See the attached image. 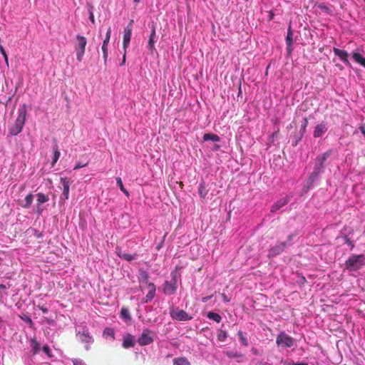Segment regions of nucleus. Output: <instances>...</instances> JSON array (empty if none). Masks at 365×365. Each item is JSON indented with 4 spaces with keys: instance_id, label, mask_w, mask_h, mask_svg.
Returning a JSON list of instances; mask_svg holds the SVG:
<instances>
[{
    "instance_id": "1",
    "label": "nucleus",
    "mask_w": 365,
    "mask_h": 365,
    "mask_svg": "<svg viewBox=\"0 0 365 365\" xmlns=\"http://www.w3.org/2000/svg\"><path fill=\"white\" fill-rule=\"evenodd\" d=\"M26 105L23 104L18 109V116L14 125L9 128V133L11 135H16L22 131L26 122Z\"/></svg>"
},
{
    "instance_id": "2",
    "label": "nucleus",
    "mask_w": 365,
    "mask_h": 365,
    "mask_svg": "<svg viewBox=\"0 0 365 365\" xmlns=\"http://www.w3.org/2000/svg\"><path fill=\"white\" fill-rule=\"evenodd\" d=\"M332 154V150L329 149L324 153L318 155L315 159V165L314 170L310 175V179L314 180L318 175L322 173L324 169V163L327 159Z\"/></svg>"
},
{
    "instance_id": "3",
    "label": "nucleus",
    "mask_w": 365,
    "mask_h": 365,
    "mask_svg": "<svg viewBox=\"0 0 365 365\" xmlns=\"http://www.w3.org/2000/svg\"><path fill=\"white\" fill-rule=\"evenodd\" d=\"M345 267L349 271H356L365 265L364 255H351L345 262Z\"/></svg>"
},
{
    "instance_id": "4",
    "label": "nucleus",
    "mask_w": 365,
    "mask_h": 365,
    "mask_svg": "<svg viewBox=\"0 0 365 365\" xmlns=\"http://www.w3.org/2000/svg\"><path fill=\"white\" fill-rule=\"evenodd\" d=\"M276 344L278 346L282 348H290L294 344V339L287 334L284 331H281L276 338Z\"/></svg>"
},
{
    "instance_id": "5",
    "label": "nucleus",
    "mask_w": 365,
    "mask_h": 365,
    "mask_svg": "<svg viewBox=\"0 0 365 365\" xmlns=\"http://www.w3.org/2000/svg\"><path fill=\"white\" fill-rule=\"evenodd\" d=\"M170 315L173 319L178 321H190L192 319L185 311L180 309L179 307H171Z\"/></svg>"
},
{
    "instance_id": "6",
    "label": "nucleus",
    "mask_w": 365,
    "mask_h": 365,
    "mask_svg": "<svg viewBox=\"0 0 365 365\" xmlns=\"http://www.w3.org/2000/svg\"><path fill=\"white\" fill-rule=\"evenodd\" d=\"M76 39L78 41V46L76 47V58L81 62L83 59V56L85 53L86 46L87 44V40L86 37L77 35Z\"/></svg>"
},
{
    "instance_id": "7",
    "label": "nucleus",
    "mask_w": 365,
    "mask_h": 365,
    "mask_svg": "<svg viewBox=\"0 0 365 365\" xmlns=\"http://www.w3.org/2000/svg\"><path fill=\"white\" fill-rule=\"evenodd\" d=\"M153 331L149 329H144L142 334L138 339V343L140 346H146L153 342Z\"/></svg>"
},
{
    "instance_id": "8",
    "label": "nucleus",
    "mask_w": 365,
    "mask_h": 365,
    "mask_svg": "<svg viewBox=\"0 0 365 365\" xmlns=\"http://www.w3.org/2000/svg\"><path fill=\"white\" fill-rule=\"evenodd\" d=\"M133 20H130L129 24L124 29L123 42V47L124 51H126V49L128 48L129 44H130L131 35H132V31H133Z\"/></svg>"
},
{
    "instance_id": "9",
    "label": "nucleus",
    "mask_w": 365,
    "mask_h": 365,
    "mask_svg": "<svg viewBox=\"0 0 365 365\" xmlns=\"http://www.w3.org/2000/svg\"><path fill=\"white\" fill-rule=\"evenodd\" d=\"M149 26L150 27L151 32H150L149 39H148V48L150 51L151 53H153V51H155V39L157 38L156 28H155V24L154 23H152Z\"/></svg>"
},
{
    "instance_id": "10",
    "label": "nucleus",
    "mask_w": 365,
    "mask_h": 365,
    "mask_svg": "<svg viewBox=\"0 0 365 365\" xmlns=\"http://www.w3.org/2000/svg\"><path fill=\"white\" fill-rule=\"evenodd\" d=\"M287 247V242H280L269 250L268 257H273L280 255Z\"/></svg>"
},
{
    "instance_id": "11",
    "label": "nucleus",
    "mask_w": 365,
    "mask_h": 365,
    "mask_svg": "<svg viewBox=\"0 0 365 365\" xmlns=\"http://www.w3.org/2000/svg\"><path fill=\"white\" fill-rule=\"evenodd\" d=\"M177 289L176 280L173 279V282L165 281L163 284V292L167 295H172L175 293Z\"/></svg>"
},
{
    "instance_id": "12",
    "label": "nucleus",
    "mask_w": 365,
    "mask_h": 365,
    "mask_svg": "<svg viewBox=\"0 0 365 365\" xmlns=\"http://www.w3.org/2000/svg\"><path fill=\"white\" fill-rule=\"evenodd\" d=\"M291 197L286 196L284 197H282L279 200H278L276 202H274L272 207L270 211L272 212H274L277 210H279L281 207L286 205L289 201H290Z\"/></svg>"
},
{
    "instance_id": "13",
    "label": "nucleus",
    "mask_w": 365,
    "mask_h": 365,
    "mask_svg": "<svg viewBox=\"0 0 365 365\" xmlns=\"http://www.w3.org/2000/svg\"><path fill=\"white\" fill-rule=\"evenodd\" d=\"M333 51H334V54L336 56H338L344 63H346L348 66L350 65V62L348 59L349 55L346 51L334 47L333 48Z\"/></svg>"
},
{
    "instance_id": "14",
    "label": "nucleus",
    "mask_w": 365,
    "mask_h": 365,
    "mask_svg": "<svg viewBox=\"0 0 365 365\" xmlns=\"http://www.w3.org/2000/svg\"><path fill=\"white\" fill-rule=\"evenodd\" d=\"M36 197L37 206L36 212L40 215L42 212V209L40 207V205L48 202L49 200V197L47 195L41 192L36 195Z\"/></svg>"
},
{
    "instance_id": "15",
    "label": "nucleus",
    "mask_w": 365,
    "mask_h": 365,
    "mask_svg": "<svg viewBox=\"0 0 365 365\" xmlns=\"http://www.w3.org/2000/svg\"><path fill=\"white\" fill-rule=\"evenodd\" d=\"M327 130V124L324 122H322L316 125L314 130V137L319 138L323 135Z\"/></svg>"
},
{
    "instance_id": "16",
    "label": "nucleus",
    "mask_w": 365,
    "mask_h": 365,
    "mask_svg": "<svg viewBox=\"0 0 365 365\" xmlns=\"http://www.w3.org/2000/svg\"><path fill=\"white\" fill-rule=\"evenodd\" d=\"M209 188L207 185L204 180L201 181L198 187V193L202 201L206 200Z\"/></svg>"
},
{
    "instance_id": "17",
    "label": "nucleus",
    "mask_w": 365,
    "mask_h": 365,
    "mask_svg": "<svg viewBox=\"0 0 365 365\" xmlns=\"http://www.w3.org/2000/svg\"><path fill=\"white\" fill-rule=\"evenodd\" d=\"M148 292L146 294L145 298L144 299L145 303H148V302H150L154 298V297L155 295L156 289H155V286L153 283H152V282L148 283Z\"/></svg>"
},
{
    "instance_id": "18",
    "label": "nucleus",
    "mask_w": 365,
    "mask_h": 365,
    "mask_svg": "<svg viewBox=\"0 0 365 365\" xmlns=\"http://www.w3.org/2000/svg\"><path fill=\"white\" fill-rule=\"evenodd\" d=\"M115 252L119 257H120L126 261H128V262H130V261L135 259L137 257V254L131 255V254L125 253V252H123L120 248H118V247L116 248Z\"/></svg>"
},
{
    "instance_id": "19",
    "label": "nucleus",
    "mask_w": 365,
    "mask_h": 365,
    "mask_svg": "<svg viewBox=\"0 0 365 365\" xmlns=\"http://www.w3.org/2000/svg\"><path fill=\"white\" fill-rule=\"evenodd\" d=\"M122 346L124 349L133 347L135 346L134 336L130 334L125 335L123 337Z\"/></svg>"
},
{
    "instance_id": "20",
    "label": "nucleus",
    "mask_w": 365,
    "mask_h": 365,
    "mask_svg": "<svg viewBox=\"0 0 365 365\" xmlns=\"http://www.w3.org/2000/svg\"><path fill=\"white\" fill-rule=\"evenodd\" d=\"M61 182L63 185V195L65 199H68L70 182L67 178H61Z\"/></svg>"
},
{
    "instance_id": "21",
    "label": "nucleus",
    "mask_w": 365,
    "mask_h": 365,
    "mask_svg": "<svg viewBox=\"0 0 365 365\" xmlns=\"http://www.w3.org/2000/svg\"><path fill=\"white\" fill-rule=\"evenodd\" d=\"M78 335L79 336V339L83 343L89 344V343H91L93 341L92 336L90 335V334L87 331H83L82 332H78Z\"/></svg>"
},
{
    "instance_id": "22",
    "label": "nucleus",
    "mask_w": 365,
    "mask_h": 365,
    "mask_svg": "<svg viewBox=\"0 0 365 365\" xmlns=\"http://www.w3.org/2000/svg\"><path fill=\"white\" fill-rule=\"evenodd\" d=\"M352 58L357 63L365 68V58H364L359 53L354 52L352 53Z\"/></svg>"
},
{
    "instance_id": "23",
    "label": "nucleus",
    "mask_w": 365,
    "mask_h": 365,
    "mask_svg": "<svg viewBox=\"0 0 365 365\" xmlns=\"http://www.w3.org/2000/svg\"><path fill=\"white\" fill-rule=\"evenodd\" d=\"M203 140L205 141L212 140L213 142H218L220 141V137L213 133H205L203 135Z\"/></svg>"
},
{
    "instance_id": "24",
    "label": "nucleus",
    "mask_w": 365,
    "mask_h": 365,
    "mask_svg": "<svg viewBox=\"0 0 365 365\" xmlns=\"http://www.w3.org/2000/svg\"><path fill=\"white\" fill-rule=\"evenodd\" d=\"M173 365H191L185 357H179L173 359Z\"/></svg>"
},
{
    "instance_id": "25",
    "label": "nucleus",
    "mask_w": 365,
    "mask_h": 365,
    "mask_svg": "<svg viewBox=\"0 0 365 365\" xmlns=\"http://www.w3.org/2000/svg\"><path fill=\"white\" fill-rule=\"evenodd\" d=\"M207 317L208 319H212L217 323H220L222 320V317L220 314L212 312H209L207 314Z\"/></svg>"
},
{
    "instance_id": "26",
    "label": "nucleus",
    "mask_w": 365,
    "mask_h": 365,
    "mask_svg": "<svg viewBox=\"0 0 365 365\" xmlns=\"http://www.w3.org/2000/svg\"><path fill=\"white\" fill-rule=\"evenodd\" d=\"M33 199H34L33 195L29 194L28 195L26 196V197L24 199V204H22L21 206L26 209L29 208L31 206V205L32 204Z\"/></svg>"
},
{
    "instance_id": "27",
    "label": "nucleus",
    "mask_w": 365,
    "mask_h": 365,
    "mask_svg": "<svg viewBox=\"0 0 365 365\" xmlns=\"http://www.w3.org/2000/svg\"><path fill=\"white\" fill-rule=\"evenodd\" d=\"M120 317H121V318H123L125 320H130L131 317H130V314L128 309H127L125 307H123L120 310Z\"/></svg>"
},
{
    "instance_id": "28",
    "label": "nucleus",
    "mask_w": 365,
    "mask_h": 365,
    "mask_svg": "<svg viewBox=\"0 0 365 365\" xmlns=\"http://www.w3.org/2000/svg\"><path fill=\"white\" fill-rule=\"evenodd\" d=\"M31 346L32 347L34 354H36L39 351L40 344L35 339H32L31 340Z\"/></svg>"
},
{
    "instance_id": "29",
    "label": "nucleus",
    "mask_w": 365,
    "mask_h": 365,
    "mask_svg": "<svg viewBox=\"0 0 365 365\" xmlns=\"http://www.w3.org/2000/svg\"><path fill=\"white\" fill-rule=\"evenodd\" d=\"M224 353L225 354V355L227 357H229L230 359H235V358L243 356V354L238 353L237 351H225Z\"/></svg>"
},
{
    "instance_id": "30",
    "label": "nucleus",
    "mask_w": 365,
    "mask_h": 365,
    "mask_svg": "<svg viewBox=\"0 0 365 365\" xmlns=\"http://www.w3.org/2000/svg\"><path fill=\"white\" fill-rule=\"evenodd\" d=\"M60 152H59V150H58V147L57 145H56L54 147H53V162H52V165L53 166L58 161L59 157H60Z\"/></svg>"
},
{
    "instance_id": "31",
    "label": "nucleus",
    "mask_w": 365,
    "mask_h": 365,
    "mask_svg": "<svg viewBox=\"0 0 365 365\" xmlns=\"http://www.w3.org/2000/svg\"><path fill=\"white\" fill-rule=\"evenodd\" d=\"M237 335H238V337H239V339H240L241 344L244 346H248V341H247V337L243 334V332L241 331H239L238 333H237Z\"/></svg>"
},
{
    "instance_id": "32",
    "label": "nucleus",
    "mask_w": 365,
    "mask_h": 365,
    "mask_svg": "<svg viewBox=\"0 0 365 365\" xmlns=\"http://www.w3.org/2000/svg\"><path fill=\"white\" fill-rule=\"evenodd\" d=\"M293 33L291 30V26H289L287 32V36L286 38V43L288 47H290L293 43L292 40Z\"/></svg>"
},
{
    "instance_id": "33",
    "label": "nucleus",
    "mask_w": 365,
    "mask_h": 365,
    "mask_svg": "<svg viewBox=\"0 0 365 365\" xmlns=\"http://www.w3.org/2000/svg\"><path fill=\"white\" fill-rule=\"evenodd\" d=\"M116 183L118 185L120 190L125 194L127 196L129 195L128 191L124 187V185L123 184L122 180L120 178H116Z\"/></svg>"
},
{
    "instance_id": "34",
    "label": "nucleus",
    "mask_w": 365,
    "mask_h": 365,
    "mask_svg": "<svg viewBox=\"0 0 365 365\" xmlns=\"http://www.w3.org/2000/svg\"><path fill=\"white\" fill-rule=\"evenodd\" d=\"M227 338V331H224L222 329H220L218 331L217 339L220 341H225Z\"/></svg>"
},
{
    "instance_id": "35",
    "label": "nucleus",
    "mask_w": 365,
    "mask_h": 365,
    "mask_svg": "<svg viewBox=\"0 0 365 365\" xmlns=\"http://www.w3.org/2000/svg\"><path fill=\"white\" fill-rule=\"evenodd\" d=\"M307 125H308V120H307V118H304L302 121L301 128L299 130V133L301 134L304 135V133H306V129H307Z\"/></svg>"
},
{
    "instance_id": "36",
    "label": "nucleus",
    "mask_w": 365,
    "mask_h": 365,
    "mask_svg": "<svg viewBox=\"0 0 365 365\" xmlns=\"http://www.w3.org/2000/svg\"><path fill=\"white\" fill-rule=\"evenodd\" d=\"M103 336H109L113 339L115 338V333L113 329L107 327L103 331Z\"/></svg>"
},
{
    "instance_id": "37",
    "label": "nucleus",
    "mask_w": 365,
    "mask_h": 365,
    "mask_svg": "<svg viewBox=\"0 0 365 365\" xmlns=\"http://www.w3.org/2000/svg\"><path fill=\"white\" fill-rule=\"evenodd\" d=\"M304 135L301 134L300 133H295L294 135V141H293L292 143V145L293 146H297V144L299 143V142L302 140V138H303Z\"/></svg>"
},
{
    "instance_id": "38",
    "label": "nucleus",
    "mask_w": 365,
    "mask_h": 365,
    "mask_svg": "<svg viewBox=\"0 0 365 365\" xmlns=\"http://www.w3.org/2000/svg\"><path fill=\"white\" fill-rule=\"evenodd\" d=\"M102 51H103V59H104V63H106V61H107V58H108V46H102Z\"/></svg>"
},
{
    "instance_id": "39",
    "label": "nucleus",
    "mask_w": 365,
    "mask_h": 365,
    "mask_svg": "<svg viewBox=\"0 0 365 365\" xmlns=\"http://www.w3.org/2000/svg\"><path fill=\"white\" fill-rule=\"evenodd\" d=\"M344 241H345V243L347 244L349 246L351 247V249L352 250L354 247V244L353 242V241H351L347 235H345L344 237Z\"/></svg>"
},
{
    "instance_id": "40",
    "label": "nucleus",
    "mask_w": 365,
    "mask_h": 365,
    "mask_svg": "<svg viewBox=\"0 0 365 365\" xmlns=\"http://www.w3.org/2000/svg\"><path fill=\"white\" fill-rule=\"evenodd\" d=\"M43 351L49 357L51 356V349L49 348V346L48 345H45L43 346V349H42Z\"/></svg>"
},
{
    "instance_id": "41",
    "label": "nucleus",
    "mask_w": 365,
    "mask_h": 365,
    "mask_svg": "<svg viewBox=\"0 0 365 365\" xmlns=\"http://www.w3.org/2000/svg\"><path fill=\"white\" fill-rule=\"evenodd\" d=\"M279 130L277 129V130L274 131V133H272V135H270V141L272 143L274 142V140L275 138H277L279 135Z\"/></svg>"
},
{
    "instance_id": "42",
    "label": "nucleus",
    "mask_w": 365,
    "mask_h": 365,
    "mask_svg": "<svg viewBox=\"0 0 365 365\" xmlns=\"http://www.w3.org/2000/svg\"><path fill=\"white\" fill-rule=\"evenodd\" d=\"M37 307L42 311L43 313L46 314L48 312V309L44 305H37Z\"/></svg>"
},
{
    "instance_id": "43",
    "label": "nucleus",
    "mask_w": 365,
    "mask_h": 365,
    "mask_svg": "<svg viewBox=\"0 0 365 365\" xmlns=\"http://www.w3.org/2000/svg\"><path fill=\"white\" fill-rule=\"evenodd\" d=\"M88 165V163L82 164L81 163H77L76 165L74 167V170H78L79 168L86 167Z\"/></svg>"
},
{
    "instance_id": "44",
    "label": "nucleus",
    "mask_w": 365,
    "mask_h": 365,
    "mask_svg": "<svg viewBox=\"0 0 365 365\" xmlns=\"http://www.w3.org/2000/svg\"><path fill=\"white\" fill-rule=\"evenodd\" d=\"M221 297L225 302H229L230 301V299L227 297L225 293H222Z\"/></svg>"
},
{
    "instance_id": "45",
    "label": "nucleus",
    "mask_w": 365,
    "mask_h": 365,
    "mask_svg": "<svg viewBox=\"0 0 365 365\" xmlns=\"http://www.w3.org/2000/svg\"><path fill=\"white\" fill-rule=\"evenodd\" d=\"M212 297V295L204 297L202 298V302L203 303H205V302H208Z\"/></svg>"
},
{
    "instance_id": "46",
    "label": "nucleus",
    "mask_w": 365,
    "mask_h": 365,
    "mask_svg": "<svg viewBox=\"0 0 365 365\" xmlns=\"http://www.w3.org/2000/svg\"><path fill=\"white\" fill-rule=\"evenodd\" d=\"M73 365H85L84 363L81 361V360H78V359H75L73 361Z\"/></svg>"
},
{
    "instance_id": "47",
    "label": "nucleus",
    "mask_w": 365,
    "mask_h": 365,
    "mask_svg": "<svg viewBox=\"0 0 365 365\" xmlns=\"http://www.w3.org/2000/svg\"><path fill=\"white\" fill-rule=\"evenodd\" d=\"M251 351L252 352V354L254 355H256V356H258L259 354V352L258 351V349H257L255 347H252V349H251Z\"/></svg>"
},
{
    "instance_id": "48",
    "label": "nucleus",
    "mask_w": 365,
    "mask_h": 365,
    "mask_svg": "<svg viewBox=\"0 0 365 365\" xmlns=\"http://www.w3.org/2000/svg\"><path fill=\"white\" fill-rule=\"evenodd\" d=\"M109 41H110V38L106 37V38L103 41V43L102 46H108Z\"/></svg>"
},
{
    "instance_id": "49",
    "label": "nucleus",
    "mask_w": 365,
    "mask_h": 365,
    "mask_svg": "<svg viewBox=\"0 0 365 365\" xmlns=\"http://www.w3.org/2000/svg\"><path fill=\"white\" fill-rule=\"evenodd\" d=\"M89 19L93 24L95 23V19H94V16H93V14L92 11H90Z\"/></svg>"
},
{
    "instance_id": "50",
    "label": "nucleus",
    "mask_w": 365,
    "mask_h": 365,
    "mask_svg": "<svg viewBox=\"0 0 365 365\" xmlns=\"http://www.w3.org/2000/svg\"><path fill=\"white\" fill-rule=\"evenodd\" d=\"M126 51H124V54H123V61H122V63H120V66H123L125 64V58H126Z\"/></svg>"
},
{
    "instance_id": "51",
    "label": "nucleus",
    "mask_w": 365,
    "mask_h": 365,
    "mask_svg": "<svg viewBox=\"0 0 365 365\" xmlns=\"http://www.w3.org/2000/svg\"><path fill=\"white\" fill-rule=\"evenodd\" d=\"M142 275H143V277L144 280H145V282H147V281H148V274H147L145 272H143Z\"/></svg>"
},
{
    "instance_id": "52",
    "label": "nucleus",
    "mask_w": 365,
    "mask_h": 365,
    "mask_svg": "<svg viewBox=\"0 0 365 365\" xmlns=\"http://www.w3.org/2000/svg\"><path fill=\"white\" fill-rule=\"evenodd\" d=\"M110 35H111V29L109 27L108 29L107 30L106 37L110 38Z\"/></svg>"
},
{
    "instance_id": "53",
    "label": "nucleus",
    "mask_w": 365,
    "mask_h": 365,
    "mask_svg": "<svg viewBox=\"0 0 365 365\" xmlns=\"http://www.w3.org/2000/svg\"><path fill=\"white\" fill-rule=\"evenodd\" d=\"M4 60H5V62L6 64H8V56L6 54V52H5L4 53L2 54Z\"/></svg>"
},
{
    "instance_id": "54",
    "label": "nucleus",
    "mask_w": 365,
    "mask_h": 365,
    "mask_svg": "<svg viewBox=\"0 0 365 365\" xmlns=\"http://www.w3.org/2000/svg\"><path fill=\"white\" fill-rule=\"evenodd\" d=\"M24 320L30 324H33L32 319L29 317H26V319H24Z\"/></svg>"
},
{
    "instance_id": "55",
    "label": "nucleus",
    "mask_w": 365,
    "mask_h": 365,
    "mask_svg": "<svg viewBox=\"0 0 365 365\" xmlns=\"http://www.w3.org/2000/svg\"><path fill=\"white\" fill-rule=\"evenodd\" d=\"M359 129H360L361 132L365 135V126L361 125V126H360Z\"/></svg>"
},
{
    "instance_id": "56",
    "label": "nucleus",
    "mask_w": 365,
    "mask_h": 365,
    "mask_svg": "<svg viewBox=\"0 0 365 365\" xmlns=\"http://www.w3.org/2000/svg\"><path fill=\"white\" fill-rule=\"evenodd\" d=\"M5 52H6V51H5L4 48L3 47V46H0V53H1V54H3V53H4Z\"/></svg>"
},
{
    "instance_id": "57",
    "label": "nucleus",
    "mask_w": 365,
    "mask_h": 365,
    "mask_svg": "<svg viewBox=\"0 0 365 365\" xmlns=\"http://www.w3.org/2000/svg\"><path fill=\"white\" fill-rule=\"evenodd\" d=\"M0 289H7V287L5 284H0Z\"/></svg>"
},
{
    "instance_id": "58",
    "label": "nucleus",
    "mask_w": 365,
    "mask_h": 365,
    "mask_svg": "<svg viewBox=\"0 0 365 365\" xmlns=\"http://www.w3.org/2000/svg\"><path fill=\"white\" fill-rule=\"evenodd\" d=\"M273 16H274V14L272 13V11H270L269 12V19L272 20L273 19Z\"/></svg>"
},
{
    "instance_id": "59",
    "label": "nucleus",
    "mask_w": 365,
    "mask_h": 365,
    "mask_svg": "<svg viewBox=\"0 0 365 365\" xmlns=\"http://www.w3.org/2000/svg\"><path fill=\"white\" fill-rule=\"evenodd\" d=\"M295 365H308L307 363H304V362H301V363H296Z\"/></svg>"
},
{
    "instance_id": "60",
    "label": "nucleus",
    "mask_w": 365,
    "mask_h": 365,
    "mask_svg": "<svg viewBox=\"0 0 365 365\" xmlns=\"http://www.w3.org/2000/svg\"><path fill=\"white\" fill-rule=\"evenodd\" d=\"M293 128L292 123H290L287 127V129L289 130V129H292Z\"/></svg>"
},
{
    "instance_id": "61",
    "label": "nucleus",
    "mask_w": 365,
    "mask_h": 365,
    "mask_svg": "<svg viewBox=\"0 0 365 365\" xmlns=\"http://www.w3.org/2000/svg\"><path fill=\"white\" fill-rule=\"evenodd\" d=\"M295 364H296V363H294V362H289L287 364V365H295Z\"/></svg>"
},
{
    "instance_id": "62",
    "label": "nucleus",
    "mask_w": 365,
    "mask_h": 365,
    "mask_svg": "<svg viewBox=\"0 0 365 365\" xmlns=\"http://www.w3.org/2000/svg\"><path fill=\"white\" fill-rule=\"evenodd\" d=\"M262 365H272V364L268 362H264V363L262 364Z\"/></svg>"
},
{
    "instance_id": "63",
    "label": "nucleus",
    "mask_w": 365,
    "mask_h": 365,
    "mask_svg": "<svg viewBox=\"0 0 365 365\" xmlns=\"http://www.w3.org/2000/svg\"><path fill=\"white\" fill-rule=\"evenodd\" d=\"M292 240V235H289L288 237V240Z\"/></svg>"
},
{
    "instance_id": "64",
    "label": "nucleus",
    "mask_w": 365,
    "mask_h": 365,
    "mask_svg": "<svg viewBox=\"0 0 365 365\" xmlns=\"http://www.w3.org/2000/svg\"><path fill=\"white\" fill-rule=\"evenodd\" d=\"M160 247H161V245H158V246L157 247V250H159L160 249Z\"/></svg>"
}]
</instances>
